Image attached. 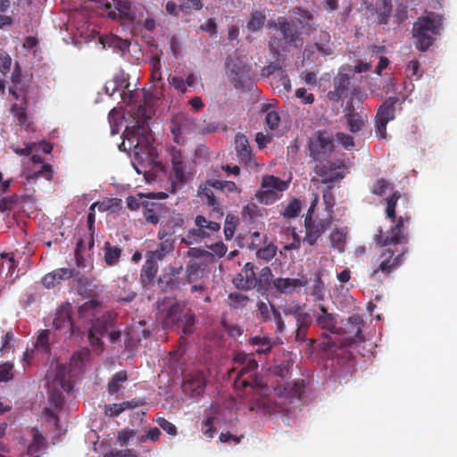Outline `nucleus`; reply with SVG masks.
Returning <instances> with one entry per match:
<instances>
[{
	"instance_id": "f257e3e1",
	"label": "nucleus",
	"mask_w": 457,
	"mask_h": 457,
	"mask_svg": "<svg viewBox=\"0 0 457 457\" xmlns=\"http://www.w3.org/2000/svg\"><path fill=\"white\" fill-rule=\"evenodd\" d=\"M400 197L401 193L395 191L391 196L386 198V214L394 225L386 232H384L382 229L378 230V233L375 236L377 245H387L408 243V235L405 233V228L410 223L411 217L399 216L397 218L395 213L396 204Z\"/></svg>"
},
{
	"instance_id": "f03ea898",
	"label": "nucleus",
	"mask_w": 457,
	"mask_h": 457,
	"mask_svg": "<svg viewBox=\"0 0 457 457\" xmlns=\"http://www.w3.org/2000/svg\"><path fill=\"white\" fill-rule=\"evenodd\" d=\"M363 320L360 315H352L345 320H342V325L338 327V334L335 337L322 335L327 338L324 345L328 349L344 348L351 346L357 342H362L364 337L362 335Z\"/></svg>"
},
{
	"instance_id": "7ed1b4c3",
	"label": "nucleus",
	"mask_w": 457,
	"mask_h": 457,
	"mask_svg": "<svg viewBox=\"0 0 457 457\" xmlns=\"http://www.w3.org/2000/svg\"><path fill=\"white\" fill-rule=\"evenodd\" d=\"M443 18L435 12L420 17L413 24V37L417 38L416 46L420 51H427L434 43V37L439 34Z\"/></svg>"
},
{
	"instance_id": "20e7f679",
	"label": "nucleus",
	"mask_w": 457,
	"mask_h": 457,
	"mask_svg": "<svg viewBox=\"0 0 457 457\" xmlns=\"http://www.w3.org/2000/svg\"><path fill=\"white\" fill-rule=\"evenodd\" d=\"M270 28L279 32L280 38L273 37L270 41V47L272 51L287 46H293L300 48L303 46V39L301 37L299 26L295 21H289L286 17H278L270 24Z\"/></svg>"
},
{
	"instance_id": "39448f33",
	"label": "nucleus",
	"mask_w": 457,
	"mask_h": 457,
	"mask_svg": "<svg viewBox=\"0 0 457 457\" xmlns=\"http://www.w3.org/2000/svg\"><path fill=\"white\" fill-rule=\"evenodd\" d=\"M407 244L387 245V247L380 252L377 260V268L370 273V278L377 279L379 272L383 273L385 276H388L397 270L403 264V255L408 251L405 246Z\"/></svg>"
},
{
	"instance_id": "423d86ee",
	"label": "nucleus",
	"mask_w": 457,
	"mask_h": 457,
	"mask_svg": "<svg viewBox=\"0 0 457 457\" xmlns=\"http://www.w3.org/2000/svg\"><path fill=\"white\" fill-rule=\"evenodd\" d=\"M236 361L244 364L240 369L234 381L235 387L237 389L245 388L247 386L258 387V380L255 371L258 368V362L253 357H248L244 353H238Z\"/></svg>"
},
{
	"instance_id": "0eeeda50",
	"label": "nucleus",
	"mask_w": 457,
	"mask_h": 457,
	"mask_svg": "<svg viewBox=\"0 0 457 457\" xmlns=\"http://www.w3.org/2000/svg\"><path fill=\"white\" fill-rule=\"evenodd\" d=\"M195 228L188 230L186 237L181 239L182 243L187 245L210 237L220 229V222L208 220L204 215H197L195 219Z\"/></svg>"
},
{
	"instance_id": "6e6552de",
	"label": "nucleus",
	"mask_w": 457,
	"mask_h": 457,
	"mask_svg": "<svg viewBox=\"0 0 457 457\" xmlns=\"http://www.w3.org/2000/svg\"><path fill=\"white\" fill-rule=\"evenodd\" d=\"M225 67L226 73L233 86L236 88L243 87L246 79H249L250 73V67L245 60L237 54L229 55L227 57Z\"/></svg>"
},
{
	"instance_id": "1a4fd4ad",
	"label": "nucleus",
	"mask_w": 457,
	"mask_h": 457,
	"mask_svg": "<svg viewBox=\"0 0 457 457\" xmlns=\"http://www.w3.org/2000/svg\"><path fill=\"white\" fill-rule=\"evenodd\" d=\"M314 161L316 162L314 172L320 178L321 183L337 182L345 178V174L341 170L345 168L343 162H333L328 160V158Z\"/></svg>"
},
{
	"instance_id": "9d476101",
	"label": "nucleus",
	"mask_w": 457,
	"mask_h": 457,
	"mask_svg": "<svg viewBox=\"0 0 457 457\" xmlns=\"http://www.w3.org/2000/svg\"><path fill=\"white\" fill-rule=\"evenodd\" d=\"M334 149V139L327 131H318L309 144L310 155L313 160L328 158Z\"/></svg>"
},
{
	"instance_id": "9b49d317",
	"label": "nucleus",
	"mask_w": 457,
	"mask_h": 457,
	"mask_svg": "<svg viewBox=\"0 0 457 457\" xmlns=\"http://www.w3.org/2000/svg\"><path fill=\"white\" fill-rule=\"evenodd\" d=\"M71 313L72 305L70 303H62L57 308L53 321L54 328L56 330L62 331L69 338L79 332V328L74 326Z\"/></svg>"
},
{
	"instance_id": "f8f14e48",
	"label": "nucleus",
	"mask_w": 457,
	"mask_h": 457,
	"mask_svg": "<svg viewBox=\"0 0 457 457\" xmlns=\"http://www.w3.org/2000/svg\"><path fill=\"white\" fill-rule=\"evenodd\" d=\"M331 222L332 216L326 219L304 217L305 236L303 239V243H307L309 245H316L319 238L330 227Z\"/></svg>"
},
{
	"instance_id": "ddd939ff",
	"label": "nucleus",
	"mask_w": 457,
	"mask_h": 457,
	"mask_svg": "<svg viewBox=\"0 0 457 457\" xmlns=\"http://www.w3.org/2000/svg\"><path fill=\"white\" fill-rule=\"evenodd\" d=\"M124 140L120 149L125 145V140L129 142V147L138 148L140 145L148 142V127L145 123L137 122L132 127H127L123 133Z\"/></svg>"
},
{
	"instance_id": "4468645a",
	"label": "nucleus",
	"mask_w": 457,
	"mask_h": 457,
	"mask_svg": "<svg viewBox=\"0 0 457 457\" xmlns=\"http://www.w3.org/2000/svg\"><path fill=\"white\" fill-rule=\"evenodd\" d=\"M254 264L246 262L243 267L241 272L237 273L232 279V283L236 288L250 291L256 289V273L254 271Z\"/></svg>"
},
{
	"instance_id": "2eb2a0df",
	"label": "nucleus",
	"mask_w": 457,
	"mask_h": 457,
	"mask_svg": "<svg viewBox=\"0 0 457 457\" xmlns=\"http://www.w3.org/2000/svg\"><path fill=\"white\" fill-rule=\"evenodd\" d=\"M77 275H79V271L75 269L59 268L46 274L42 278L41 283L46 288L50 289Z\"/></svg>"
},
{
	"instance_id": "dca6fc26",
	"label": "nucleus",
	"mask_w": 457,
	"mask_h": 457,
	"mask_svg": "<svg viewBox=\"0 0 457 457\" xmlns=\"http://www.w3.org/2000/svg\"><path fill=\"white\" fill-rule=\"evenodd\" d=\"M235 148L237 156L241 162L251 168L257 165L256 162L253 158V152L245 135L237 133L235 137Z\"/></svg>"
},
{
	"instance_id": "f3484780",
	"label": "nucleus",
	"mask_w": 457,
	"mask_h": 457,
	"mask_svg": "<svg viewBox=\"0 0 457 457\" xmlns=\"http://www.w3.org/2000/svg\"><path fill=\"white\" fill-rule=\"evenodd\" d=\"M135 162L138 163V165L133 163L136 171L138 174H143L146 179H149L152 170H162L161 163L156 162L150 154L143 156L136 152Z\"/></svg>"
},
{
	"instance_id": "a211bd4d",
	"label": "nucleus",
	"mask_w": 457,
	"mask_h": 457,
	"mask_svg": "<svg viewBox=\"0 0 457 457\" xmlns=\"http://www.w3.org/2000/svg\"><path fill=\"white\" fill-rule=\"evenodd\" d=\"M392 8L391 0H377L374 5L368 7L369 11L371 12V15H376L375 21L379 25L388 22Z\"/></svg>"
},
{
	"instance_id": "6ab92c4d",
	"label": "nucleus",
	"mask_w": 457,
	"mask_h": 457,
	"mask_svg": "<svg viewBox=\"0 0 457 457\" xmlns=\"http://www.w3.org/2000/svg\"><path fill=\"white\" fill-rule=\"evenodd\" d=\"M350 86V77L345 73H339L334 79V90L328 93V97L331 101L338 102L344 97Z\"/></svg>"
},
{
	"instance_id": "aec40b11",
	"label": "nucleus",
	"mask_w": 457,
	"mask_h": 457,
	"mask_svg": "<svg viewBox=\"0 0 457 457\" xmlns=\"http://www.w3.org/2000/svg\"><path fill=\"white\" fill-rule=\"evenodd\" d=\"M272 286L278 294L292 295L298 287L305 286V282L300 278H277L273 279Z\"/></svg>"
},
{
	"instance_id": "412c9836",
	"label": "nucleus",
	"mask_w": 457,
	"mask_h": 457,
	"mask_svg": "<svg viewBox=\"0 0 457 457\" xmlns=\"http://www.w3.org/2000/svg\"><path fill=\"white\" fill-rule=\"evenodd\" d=\"M158 270V263L151 259H145L140 270V283L144 288L148 289L154 285Z\"/></svg>"
},
{
	"instance_id": "4be33fe9",
	"label": "nucleus",
	"mask_w": 457,
	"mask_h": 457,
	"mask_svg": "<svg viewBox=\"0 0 457 457\" xmlns=\"http://www.w3.org/2000/svg\"><path fill=\"white\" fill-rule=\"evenodd\" d=\"M174 251V240L169 237H165L161 240L154 251H148L145 254V258L151 259L157 263L158 261H162L169 254Z\"/></svg>"
},
{
	"instance_id": "5701e85b",
	"label": "nucleus",
	"mask_w": 457,
	"mask_h": 457,
	"mask_svg": "<svg viewBox=\"0 0 457 457\" xmlns=\"http://www.w3.org/2000/svg\"><path fill=\"white\" fill-rule=\"evenodd\" d=\"M275 394L280 398L297 399L303 394V386L298 382H286L274 387Z\"/></svg>"
},
{
	"instance_id": "b1692460",
	"label": "nucleus",
	"mask_w": 457,
	"mask_h": 457,
	"mask_svg": "<svg viewBox=\"0 0 457 457\" xmlns=\"http://www.w3.org/2000/svg\"><path fill=\"white\" fill-rule=\"evenodd\" d=\"M206 386V380L202 372L196 373L184 380L183 391L189 393L192 396L199 395Z\"/></svg>"
},
{
	"instance_id": "393cba45",
	"label": "nucleus",
	"mask_w": 457,
	"mask_h": 457,
	"mask_svg": "<svg viewBox=\"0 0 457 457\" xmlns=\"http://www.w3.org/2000/svg\"><path fill=\"white\" fill-rule=\"evenodd\" d=\"M162 209L163 206L161 203L145 200L142 213L145 223L157 225L160 221V215L162 212Z\"/></svg>"
},
{
	"instance_id": "a878e982",
	"label": "nucleus",
	"mask_w": 457,
	"mask_h": 457,
	"mask_svg": "<svg viewBox=\"0 0 457 457\" xmlns=\"http://www.w3.org/2000/svg\"><path fill=\"white\" fill-rule=\"evenodd\" d=\"M115 321L116 314L113 312L108 311L100 317H96L92 321L90 328H93V331L98 332L99 335L104 336L110 328L114 326Z\"/></svg>"
},
{
	"instance_id": "bb28decb",
	"label": "nucleus",
	"mask_w": 457,
	"mask_h": 457,
	"mask_svg": "<svg viewBox=\"0 0 457 457\" xmlns=\"http://www.w3.org/2000/svg\"><path fill=\"white\" fill-rule=\"evenodd\" d=\"M185 310L186 308L183 303L175 302L170 304L163 317L164 326L172 328L173 326L179 325Z\"/></svg>"
},
{
	"instance_id": "cd10ccee",
	"label": "nucleus",
	"mask_w": 457,
	"mask_h": 457,
	"mask_svg": "<svg viewBox=\"0 0 457 457\" xmlns=\"http://www.w3.org/2000/svg\"><path fill=\"white\" fill-rule=\"evenodd\" d=\"M321 314L316 318V322L323 330L331 333L335 337L338 334V327L337 326V319L333 313L328 312L324 306L320 307Z\"/></svg>"
},
{
	"instance_id": "c85d7f7f",
	"label": "nucleus",
	"mask_w": 457,
	"mask_h": 457,
	"mask_svg": "<svg viewBox=\"0 0 457 457\" xmlns=\"http://www.w3.org/2000/svg\"><path fill=\"white\" fill-rule=\"evenodd\" d=\"M184 225V219L179 215L171 216L164 225L161 227L158 231V238L160 240L165 237L170 238L179 228H181Z\"/></svg>"
},
{
	"instance_id": "c756f323",
	"label": "nucleus",
	"mask_w": 457,
	"mask_h": 457,
	"mask_svg": "<svg viewBox=\"0 0 457 457\" xmlns=\"http://www.w3.org/2000/svg\"><path fill=\"white\" fill-rule=\"evenodd\" d=\"M85 302L79 307V315L83 319L94 320L101 312L102 302L95 297Z\"/></svg>"
},
{
	"instance_id": "7c9ffc66",
	"label": "nucleus",
	"mask_w": 457,
	"mask_h": 457,
	"mask_svg": "<svg viewBox=\"0 0 457 457\" xmlns=\"http://www.w3.org/2000/svg\"><path fill=\"white\" fill-rule=\"evenodd\" d=\"M190 122V119L184 114L173 117L170 122V132L176 143H180V137L187 130Z\"/></svg>"
},
{
	"instance_id": "2f4dec72",
	"label": "nucleus",
	"mask_w": 457,
	"mask_h": 457,
	"mask_svg": "<svg viewBox=\"0 0 457 457\" xmlns=\"http://www.w3.org/2000/svg\"><path fill=\"white\" fill-rule=\"evenodd\" d=\"M397 102L398 98L396 96L388 97L378 107L375 118L386 122L393 120L395 119V104Z\"/></svg>"
},
{
	"instance_id": "473e14b6",
	"label": "nucleus",
	"mask_w": 457,
	"mask_h": 457,
	"mask_svg": "<svg viewBox=\"0 0 457 457\" xmlns=\"http://www.w3.org/2000/svg\"><path fill=\"white\" fill-rule=\"evenodd\" d=\"M182 270V265L179 267H170L169 271L159 278V281L164 283L166 287L170 290H179L181 284L179 275L181 274Z\"/></svg>"
},
{
	"instance_id": "72a5a7b5",
	"label": "nucleus",
	"mask_w": 457,
	"mask_h": 457,
	"mask_svg": "<svg viewBox=\"0 0 457 457\" xmlns=\"http://www.w3.org/2000/svg\"><path fill=\"white\" fill-rule=\"evenodd\" d=\"M73 278L76 280L77 290L79 295L86 297H95L97 295V285L92 279L79 274Z\"/></svg>"
},
{
	"instance_id": "f704fd0d",
	"label": "nucleus",
	"mask_w": 457,
	"mask_h": 457,
	"mask_svg": "<svg viewBox=\"0 0 457 457\" xmlns=\"http://www.w3.org/2000/svg\"><path fill=\"white\" fill-rule=\"evenodd\" d=\"M27 104V98L24 97L21 104H13L11 106V112L16 119L18 124L26 129H28L30 126V122L29 120V117L26 111Z\"/></svg>"
},
{
	"instance_id": "c9c22d12",
	"label": "nucleus",
	"mask_w": 457,
	"mask_h": 457,
	"mask_svg": "<svg viewBox=\"0 0 457 457\" xmlns=\"http://www.w3.org/2000/svg\"><path fill=\"white\" fill-rule=\"evenodd\" d=\"M313 47L322 55H330L333 54V44L328 32L320 31L316 37Z\"/></svg>"
},
{
	"instance_id": "e433bc0d",
	"label": "nucleus",
	"mask_w": 457,
	"mask_h": 457,
	"mask_svg": "<svg viewBox=\"0 0 457 457\" xmlns=\"http://www.w3.org/2000/svg\"><path fill=\"white\" fill-rule=\"evenodd\" d=\"M345 119L347 121V129L352 133H357L361 130L366 123L368 122L367 115H361L359 112H352L345 114Z\"/></svg>"
},
{
	"instance_id": "4c0bfd02",
	"label": "nucleus",
	"mask_w": 457,
	"mask_h": 457,
	"mask_svg": "<svg viewBox=\"0 0 457 457\" xmlns=\"http://www.w3.org/2000/svg\"><path fill=\"white\" fill-rule=\"evenodd\" d=\"M273 274L272 270L270 267H263L260 272L259 276L256 278V290L260 293H265L272 285Z\"/></svg>"
},
{
	"instance_id": "58836bf2",
	"label": "nucleus",
	"mask_w": 457,
	"mask_h": 457,
	"mask_svg": "<svg viewBox=\"0 0 457 457\" xmlns=\"http://www.w3.org/2000/svg\"><path fill=\"white\" fill-rule=\"evenodd\" d=\"M312 322V317L310 314H303L299 315L296 321V330H295V341L297 342H305L307 341V331Z\"/></svg>"
},
{
	"instance_id": "ea45409f",
	"label": "nucleus",
	"mask_w": 457,
	"mask_h": 457,
	"mask_svg": "<svg viewBox=\"0 0 457 457\" xmlns=\"http://www.w3.org/2000/svg\"><path fill=\"white\" fill-rule=\"evenodd\" d=\"M104 253V262L108 266H114L119 262L122 250L117 245H112L110 242H105Z\"/></svg>"
},
{
	"instance_id": "a19ab883",
	"label": "nucleus",
	"mask_w": 457,
	"mask_h": 457,
	"mask_svg": "<svg viewBox=\"0 0 457 457\" xmlns=\"http://www.w3.org/2000/svg\"><path fill=\"white\" fill-rule=\"evenodd\" d=\"M262 188L273 189L281 194L288 188V183L273 175H267L262 179Z\"/></svg>"
},
{
	"instance_id": "79ce46f5",
	"label": "nucleus",
	"mask_w": 457,
	"mask_h": 457,
	"mask_svg": "<svg viewBox=\"0 0 457 457\" xmlns=\"http://www.w3.org/2000/svg\"><path fill=\"white\" fill-rule=\"evenodd\" d=\"M248 343L252 346L256 347L255 352L259 354L268 353L273 347V343L271 342L270 338L267 337H251L248 339Z\"/></svg>"
},
{
	"instance_id": "37998d69",
	"label": "nucleus",
	"mask_w": 457,
	"mask_h": 457,
	"mask_svg": "<svg viewBox=\"0 0 457 457\" xmlns=\"http://www.w3.org/2000/svg\"><path fill=\"white\" fill-rule=\"evenodd\" d=\"M53 169L50 164L34 166L32 170L26 175V179L28 181H31L43 178L46 180H51L53 179Z\"/></svg>"
},
{
	"instance_id": "c03bdc74",
	"label": "nucleus",
	"mask_w": 457,
	"mask_h": 457,
	"mask_svg": "<svg viewBox=\"0 0 457 457\" xmlns=\"http://www.w3.org/2000/svg\"><path fill=\"white\" fill-rule=\"evenodd\" d=\"M250 302L249 296L239 292L230 293L228 296V304L234 310L245 309Z\"/></svg>"
},
{
	"instance_id": "a18cd8bd",
	"label": "nucleus",
	"mask_w": 457,
	"mask_h": 457,
	"mask_svg": "<svg viewBox=\"0 0 457 457\" xmlns=\"http://www.w3.org/2000/svg\"><path fill=\"white\" fill-rule=\"evenodd\" d=\"M196 316L191 309H186L182 314L180 323L183 324L182 333L186 336L192 335L195 331Z\"/></svg>"
},
{
	"instance_id": "49530a36",
	"label": "nucleus",
	"mask_w": 457,
	"mask_h": 457,
	"mask_svg": "<svg viewBox=\"0 0 457 457\" xmlns=\"http://www.w3.org/2000/svg\"><path fill=\"white\" fill-rule=\"evenodd\" d=\"M281 197V194L273 189L262 188L255 194L257 201L262 204H272Z\"/></svg>"
},
{
	"instance_id": "de8ad7c7",
	"label": "nucleus",
	"mask_w": 457,
	"mask_h": 457,
	"mask_svg": "<svg viewBox=\"0 0 457 457\" xmlns=\"http://www.w3.org/2000/svg\"><path fill=\"white\" fill-rule=\"evenodd\" d=\"M128 380V375L126 370H120L115 373L110 381L108 382V393L110 395H114L120 391L122 387V383Z\"/></svg>"
},
{
	"instance_id": "09e8293b",
	"label": "nucleus",
	"mask_w": 457,
	"mask_h": 457,
	"mask_svg": "<svg viewBox=\"0 0 457 457\" xmlns=\"http://www.w3.org/2000/svg\"><path fill=\"white\" fill-rule=\"evenodd\" d=\"M45 447H46V440L45 436L37 428H34L32 429V442L28 447L29 453H38V452Z\"/></svg>"
},
{
	"instance_id": "8fccbe9b",
	"label": "nucleus",
	"mask_w": 457,
	"mask_h": 457,
	"mask_svg": "<svg viewBox=\"0 0 457 457\" xmlns=\"http://www.w3.org/2000/svg\"><path fill=\"white\" fill-rule=\"evenodd\" d=\"M204 269L197 262H190L186 268V281L190 284L199 280L204 276Z\"/></svg>"
},
{
	"instance_id": "3c124183",
	"label": "nucleus",
	"mask_w": 457,
	"mask_h": 457,
	"mask_svg": "<svg viewBox=\"0 0 457 457\" xmlns=\"http://www.w3.org/2000/svg\"><path fill=\"white\" fill-rule=\"evenodd\" d=\"M114 8L119 12L120 19L133 21L134 14L131 11V4L128 0H114Z\"/></svg>"
},
{
	"instance_id": "603ef678",
	"label": "nucleus",
	"mask_w": 457,
	"mask_h": 457,
	"mask_svg": "<svg viewBox=\"0 0 457 457\" xmlns=\"http://www.w3.org/2000/svg\"><path fill=\"white\" fill-rule=\"evenodd\" d=\"M265 21V15L260 11H255L252 12L246 27L251 32H255L263 27Z\"/></svg>"
},
{
	"instance_id": "864d4df0",
	"label": "nucleus",
	"mask_w": 457,
	"mask_h": 457,
	"mask_svg": "<svg viewBox=\"0 0 457 457\" xmlns=\"http://www.w3.org/2000/svg\"><path fill=\"white\" fill-rule=\"evenodd\" d=\"M330 239L332 247L338 249L339 252H343L346 239V231L344 228H335L331 232Z\"/></svg>"
},
{
	"instance_id": "5fc2aeb1",
	"label": "nucleus",
	"mask_w": 457,
	"mask_h": 457,
	"mask_svg": "<svg viewBox=\"0 0 457 457\" xmlns=\"http://www.w3.org/2000/svg\"><path fill=\"white\" fill-rule=\"evenodd\" d=\"M302 209V204L300 200L294 198L285 207L282 215L287 219H293L299 215Z\"/></svg>"
},
{
	"instance_id": "6e6d98bb",
	"label": "nucleus",
	"mask_w": 457,
	"mask_h": 457,
	"mask_svg": "<svg viewBox=\"0 0 457 457\" xmlns=\"http://www.w3.org/2000/svg\"><path fill=\"white\" fill-rule=\"evenodd\" d=\"M276 253L277 246L272 243H266L256 251V256L258 259L269 262L276 255Z\"/></svg>"
},
{
	"instance_id": "4d7b16f0",
	"label": "nucleus",
	"mask_w": 457,
	"mask_h": 457,
	"mask_svg": "<svg viewBox=\"0 0 457 457\" xmlns=\"http://www.w3.org/2000/svg\"><path fill=\"white\" fill-rule=\"evenodd\" d=\"M150 66H151V76L150 79L152 82H160L162 79V64L161 59L159 56L155 55L150 59Z\"/></svg>"
},
{
	"instance_id": "13d9d810",
	"label": "nucleus",
	"mask_w": 457,
	"mask_h": 457,
	"mask_svg": "<svg viewBox=\"0 0 457 457\" xmlns=\"http://www.w3.org/2000/svg\"><path fill=\"white\" fill-rule=\"evenodd\" d=\"M171 184L172 185H182L186 179V171L184 163L172 164L171 170Z\"/></svg>"
},
{
	"instance_id": "bf43d9fd",
	"label": "nucleus",
	"mask_w": 457,
	"mask_h": 457,
	"mask_svg": "<svg viewBox=\"0 0 457 457\" xmlns=\"http://www.w3.org/2000/svg\"><path fill=\"white\" fill-rule=\"evenodd\" d=\"M89 356L90 352L87 348H83L78 352H75L71 358V365L81 369Z\"/></svg>"
},
{
	"instance_id": "052dcab7",
	"label": "nucleus",
	"mask_w": 457,
	"mask_h": 457,
	"mask_svg": "<svg viewBox=\"0 0 457 457\" xmlns=\"http://www.w3.org/2000/svg\"><path fill=\"white\" fill-rule=\"evenodd\" d=\"M271 305H268L266 303L260 301L257 303V318L263 321L267 322L271 320L272 312H271Z\"/></svg>"
},
{
	"instance_id": "680f3d73",
	"label": "nucleus",
	"mask_w": 457,
	"mask_h": 457,
	"mask_svg": "<svg viewBox=\"0 0 457 457\" xmlns=\"http://www.w3.org/2000/svg\"><path fill=\"white\" fill-rule=\"evenodd\" d=\"M192 293H195V298L198 300H203L204 303H211V296L208 290V287L204 285H193L191 287Z\"/></svg>"
},
{
	"instance_id": "e2e57ef3",
	"label": "nucleus",
	"mask_w": 457,
	"mask_h": 457,
	"mask_svg": "<svg viewBox=\"0 0 457 457\" xmlns=\"http://www.w3.org/2000/svg\"><path fill=\"white\" fill-rule=\"evenodd\" d=\"M237 227V218L233 215L228 214L226 217L225 226H224V235L227 240H230L235 233Z\"/></svg>"
},
{
	"instance_id": "0e129e2a",
	"label": "nucleus",
	"mask_w": 457,
	"mask_h": 457,
	"mask_svg": "<svg viewBox=\"0 0 457 457\" xmlns=\"http://www.w3.org/2000/svg\"><path fill=\"white\" fill-rule=\"evenodd\" d=\"M13 364L6 361L0 364V382H8L13 378Z\"/></svg>"
},
{
	"instance_id": "69168bd1",
	"label": "nucleus",
	"mask_w": 457,
	"mask_h": 457,
	"mask_svg": "<svg viewBox=\"0 0 457 457\" xmlns=\"http://www.w3.org/2000/svg\"><path fill=\"white\" fill-rule=\"evenodd\" d=\"M145 200V199H144V195L142 194L129 195L127 197V207L131 211H137L140 208L143 209Z\"/></svg>"
},
{
	"instance_id": "338daca9",
	"label": "nucleus",
	"mask_w": 457,
	"mask_h": 457,
	"mask_svg": "<svg viewBox=\"0 0 457 457\" xmlns=\"http://www.w3.org/2000/svg\"><path fill=\"white\" fill-rule=\"evenodd\" d=\"M251 243L249 248L252 250H258L263 245L267 243V236L264 234H261L260 232H253L251 234Z\"/></svg>"
},
{
	"instance_id": "774afa93",
	"label": "nucleus",
	"mask_w": 457,
	"mask_h": 457,
	"mask_svg": "<svg viewBox=\"0 0 457 457\" xmlns=\"http://www.w3.org/2000/svg\"><path fill=\"white\" fill-rule=\"evenodd\" d=\"M49 334V330H42L37 337L35 346L37 348H41L45 352L50 351Z\"/></svg>"
}]
</instances>
